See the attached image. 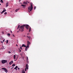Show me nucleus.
<instances>
[{"instance_id":"79ce46f5","label":"nucleus","mask_w":73,"mask_h":73,"mask_svg":"<svg viewBox=\"0 0 73 73\" xmlns=\"http://www.w3.org/2000/svg\"><path fill=\"white\" fill-rule=\"evenodd\" d=\"M19 32V31H18L17 32V33H18Z\"/></svg>"},{"instance_id":"7ed1b4c3","label":"nucleus","mask_w":73,"mask_h":73,"mask_svg":"<svg viewBox=\"0 0 73 73\" xmlns=\"http://www.w3.org/2000/svg\"><path fill=\"white\" fill-rule=\"evenodd\" d=\"M1 62H2V63L5 64V63L7 62V60H3L1 61Z\"/></svg>"},{"instance_id":"aec40b11","label":"nucleus","mask_w":73,"mask_h":73,"mask_svg":"<svg viewBox=\"0 0 73 73\" xmlns=\"http://www.w3.org/2000/svg\"><path fill=\"white\" fill-rule=\"evenodd\" d=\"M8 40H6V42H7V44L8 43Z\"/></svg>"},{"instance_id":"f8f14e48","label":"nucleus","mask_w":73,"mask_h":73,"mask_svg":"<svg viewBox=\"0 0 73 73\" xmlns=\"http://www.w3.org/2000/svg\"><path fill=\"white\" fill-rule=\"evenodd\" d=\"M23 3L25 5H27V2H23Z\"/></svg>"},{"instance_id":"4be33fe9","label":"nucleus","mask_w":73,"mask_h":73,"mask_svg":"<svg viewBox=\"0 0 73 73\" xmlns=\"http://www.w3.org/2000/svg\"><path fill=\"white\" fill-rule=\"evenodd\" d=\"M26 58L27 59V61H28V58L27 56V57H26Z\"/></svg>"},{"instance_id":"0eeeda50","label":"nucleus","mask_w":73,"mask_h":73,"mask_svg":"<svg viewBox=\"0 0 73 73\" xmlns=\"http://www.w3.org/2000/svg\"><path fill=\"white\" fill-rule=\"evenodd\" d=\"M8 4H9V3L8 2H7V3L6 4V7H8L9 6L8 5Z\"/></svg>"},{"instance_id":"49530a36","label":"nucleus","mask_w":73,"mask_h":73,"mask_svg":"<svg viewBox=\"0 0 73 73\" xmlns=\"http://www.w3.org/2000/svg\"><path fill=\"white\" fill-rule=\"evenodd\" d=\"M28 35V34H27V35Z\"/></svg>"},{"instance_id":"cd10ccee","label":"nucleus","mask_w":73,"mask_h":73,"mask_svg":"<svg viewBox=\"0 0 73 73\" xmlns=\"http://www.w3.org/2000/svg\"><path fill=\"white\" fill-rule=\"evenodd\" d=\"M8 53L10 54L11 53V52H10V51H9L8 52Z\"/></svg>"},{"instance_id":"423d86ee","label":"nucleus","mask_w":73,"mask_h":73,"mask_svg":"<svg viewBox=\"0 0 73 73\" xmlns=\"http://www.w3.org/2000/svg\"><path fill=\"white\" fill-rule=\"evenodd\" d=\"M26 69L28 70L29 69V66H28V64H26Z\"/></svg>"},{"instance_id":"39448f33","label":"nucleus","mask_w":73,"mask_h":73,"mask_svg":"<svg viewBox=\"0 0 73 73\" xmlns=\"http://www.w3.org/2000/svg\"><path fill=\"white\" fill-rule=\"evenodd\" d=\"M2 69L4 70L5 71V72H6V73H7V72H8L6 68H2Z\"/></svg>"},{"instance_id":"b1692460","label":"nucleus","mask_w":73,"mask_h":73,"mask_svg":"<svg viewBox=\"0 0 73 73\" xmlns=\"http://www.w3.org/2000/svg\"><path fill=\"white\" fill-rule=\"evenodd\" d=\"M15 66V64H13L12 65V66Z\"/></svg>"},{"instance_id":"bb28decb","label":"nucleus","mask_w":73,"mask_h":73,"mask_svg":"<svg viewBox=\"0 0 73 73\" xmlns=\"http://www.w3.org/2000/svg\"><path fill=\"white\" fill-rule=\"evenodd\" d=\"M4 15H7V12H5V13H4Z\"/></svg>"},{"instance_id":"dca6fc26","label":"nucleus","mask_w":73,"mask_h":73,"mask_svg":"<svg viewBox=\"0 0 73 73\" xmlns=\"http://www.w3.org/2000/svg\"><path fill=\"white\" fill-rule=\"evenodd\" d=\"M21 5L23 6V7H25L26 6V5Z\"/></svg>"},{"instance_id":"e433bc0d","label":"nucleus","mask_w":73,"mask_h":73,"mask_svg":"<svg viewBox=\"0 0 73 73\" xmlns=\"http://www.w3.org/2000/svg\"><path fill=\"white\" fill-rule=\"evenodd\" d=\"M13 36L14 37H15V35H13Z\"/></svg>"},{"instance_id":"a18cd8bd","label":"nucleus","mask_w":73,"mask_h":73,"mask_svg":"<svg viewBox=\"0 0 73 73\" xmlns=\"http://www.w3.org/2000/svg\"><path fill=\"white\" fill-rule=\"evenodd\" d=\"M28 3H29V2H28Z\"/></svg>"},{"instance_id":"2f4dec72","label":"nucleus","mask_w":73,"mask_h":73,"mask_svg":"<svg viewBox=\"0 0 73 73\" xmlns=\"http://www.w3.org/2000/svg\"><path fill=\"white\" fill-rule=\"evenodd\" d=\"M2 48H0V50H2Z\"/></svg>"},{"instance_id":"1a4fd4ad","label":"nucleus","mask_w":73,"mask_h":73,"mask_svg":"<svg viewBox=\"0 0 73 73\" xmlns=\"http://www.w3.org/2000/svg\"><path fill=\"white\" fill-rule=\"evenodd\" d=\"M6 10L5 9V10H4L2 12H1V14H2V13H3L5 11H6Z\"/></svg>"},{"instance_id":"2eb2a0df","label":"nucleus","mask_w":73,"mask_h":73,"mask_svg":"<svg viewBox=\"0 0 73 73\" xmlns=\"http://www.w3.org/2000/svg\"><path fill=\"white\" fill-rule=\"evenodd\" d=\"M17 68H18V67H17V66H16L15 67V68H14V69H15V70H17V69H17Z\"/></svg>"},{"instance_id":"393cba45","label":"nucleus","mask_w":73,"mask_h":73,"mask_svg":"<svg viewBox=\"0 0 73 73\" xmlns=\"http://www.w3.org/2000/svg\"><path fill=\"white\" fill-rule=\"evenodd\" d=\"M36 7H34V9L35 10L36 9Z\"/></svg>"},{"instance_id":"f03ea898","label":"nucleus","mask_w":73,"mask_h":73,"mask_svg":"<svg viewBox=\"0 0 73 73\" xmlns=\"http://www.w3.org/2000/svg\"><path fill=\"white\" fill-rule=\"evenodd\" d=\"M31 7L30 6L29 8H28V12H30V11H31L33 9V5L32 3H31Z\"/></svg>"},{"instance_id":"c03bdc74","label":"nucleus","mask_w":73,"mask_h":73,"mask_svg":"<svg viewBox=\"0 0 73 73\" xmlns=\"http://www.w3.org/2000/svg\"><path fill=\"white\" fill-rule=\"evenodd\" d=\"M19 1L20 2V0H19Z\"/></svg>"},{"instance_id":"a878e982","label":"nucleus","mask_w":73,"mask_h":73,"mask_svg":"<svg viewBox=\"0 0 73 73\" xmlns=\"http://www.w3.org/2000/svg\"><path fill=\"white\" fill-rule=\"evenodd\" d=\"M27 37L28 38H31V37L30 36H27Z\"/></svg>"},{"instance_id":"c9c22d12","label":"nucleus","mask_w":73,"mask_h":73,"mask_svg":"<svg viewBox=\"0 0 73 73\" xmlns=\"http://www.w3.org/2000/svg\"><path fill=\"white\" fill-rule=\"evenodd\" d=\"M11 33H12V31H11Z\"/></svg>"},{"instance_id":"ddd939ff","label":"nucleus","mask_w":73,"mask_h":73,"mask_svg":"<svg viewBox=\"0 0 73 73\" xmlns=\"http://www.w3.org/2000/svg\"><path fill=\"white\" fill-rule=\"evenodd\" d=\"M22 73H25V71H24V69H23L22 71Z\"/></svg>"},{"instance_id":"473e14b6","label":"nucleus","mask_w":73,"mask_h":73,"mask_svg":"<svg viewBox=\"0 0 73 73\" xmlns=\"http://www.w3.org/2000/svg\"><path fill=\"white\" fill-rule=\"evenodd\" d=\"M27 71V69L26 68H25V71Z\"/></svg>"},{"instance_id":"c85d7f7f","label":"nucleus","mask_w":73,"mask_h":73,"mask_svg":"<svg viewBox=\"0 0 73 73\" xmlns=\"http://www.w3.org/2000/svg\"><path fill=\"white\" fill-rule=\"evenodd\" d=\"M20 48L21 50L22 49V47L20 46Z\"/></svg>"},{"instance_id":"20e7f679","label":"nucleus","mask_w":73,"mask_h":73,"mask_svg":"<svg viewBox=\"0 0 73 73\" xmlns=\"http://www.w3.org/2000/svg\"><path fill=\"white\" fill-rule=\"evenodd\" d=\"M29 45H27V46H26V48H25V51H27L28 49V48H29Z\"/></svg>"},{"instance_id":"412c9836","label":"nucleus","mask_w":73,"mask_h":73,"mask_svg":"<svg viewBox=\"0 0 73 73\" xmlns=\"http://www.w3.org/2000/svg\"><path fill=\"white\" fill-rule=\"evenodd\" d=\"M15 57H16V56H15V55H14V59H15Z\"/></svg>"},{"instance_id":"a19ab883","label":"nucleus","mask_w":73,"mask_h":73,"mask_svg":"<svg viewBox=\"0 0 73 73\" xmlns=\"http://www.w3.org/2000/svg\"><path fill=\"white\" fill-rule=\"evenodd\" d=\"M17 43H18V40H17Z\"/></svg>"},{"instance_id":"6e6552de","label":"nucleus","mask_w":73,"mask_h":73,"mask_svg":"<svg viewBox=\"0 0 73 73\" xmlns=\"http://www.w3.org/2000/svg\"><path fill=\"white\" fill-rule=\"evenodd\" d=\"M13 61H11V62H9V65H11V64H13Z\"/></svg>"},{"instance_id":"f3484780","label":"nucleus","mask_w":73,"mask_h":73,"mask_svg":"<svg viewBox=\"0 0 73 73\" xmlns=\"http://www.w3.org/2000/svg\"><path fill=\"white\" fill-rule=\"evenodd\" d=\"M7 36H10V34H9V33H8V34H7Z\"/></svg>"},{"instance_id":"9d476101","label":"nucleus","mask_w":73,"mask_h":73,"mask_svg":"<svg viewBox=\"0 0 73 73\" xmlns=\"http://www.w3.org/2000/svg\"><path fill=\"white\" fill-rule=\"evenodd\" d=\"M31 44V42L28 40L27 41V45H30Z\"/></svg>"},{"instance_id":"f704fd0d","label":"nucleus","mask_w":73,"mask_h":73,"mask_svg":"<svg viewBox=\"0 0 73 73\" xmlns=\"http://www.w3.org/2000/svg\"><path fill=\"white\" fill-rule=\"evenodd\" d=\"M1 43H3V41H1Z\"/></svg>"},{"instance_id":"37998d69","label":"nucleus","mask_w":73,"mask_h":73,"mask_svg":"<svg viewBox=\"0 0 73 73\" xmlns=\"http://www.w3.org/2000/svg\"><path fill=\"white\" fill-rule=\"evenodd\" d=\"M24 36H25V35H24Z\"/></svg>"},{"instance_id":"58836bf2","label":"nucleus","mask_w":73,"mask_h":73,"mask_svg":"<svg viewBox=\"0 0 73 73\" xmlns=\"http://www.w3.org/2000/svg\"><path fill=\"white\" fill-rule=\"evenodd\" d=\"M16 46H18V45H17V44H16Z\"/></svg>"},{"instance_id":"4c0bfd02","label":"nucleus","mask_w":73,"mask_h":73,"mask_svg":"<svg viewBox=\"0 0 73 73\" xmlns=\"http://www.w3.org/2000/svg\"><path fill=\"white\" fill-rule=\"evenodd\" d=\"M18 70H19V69H20L19 68H18Z\"/></svg>"},{"instance_id":"6ab92c4d","label":"nucleus","mask_w":73,"mask_h":73,"mask_svg":"<svg viewBox=\"0 0 73 73\" xmlns=\"http://www.w3.org/2000/svg\"><path fill=\"white\" fill-rule=\"evenodd\" d=\"M1 2L2 3H3V0H1Z\"/></svg>"},{"instance_id":"ea45409f","label":"nucleus","mask_w":73,"mask_h":73,"mask_svg":"<svg viewBox=\"0 0 73 73\" xmlns=\"http://www.w3.org/2000/svg\"><path fill=\"white\" fill-rule=\"evenodd\" d=\"M13 67H12L11 68V69H13Z\"/></svg>"},{"instance_id":"7c9ffc66","label":"nucleus","mask_w":73,"mask_h":73,"mask_svg":"<svg viewBox=\"0 0 73 73\" xmlns=\"http://www.w3.org/2000/svg\"><path fill=\"white\" fill-rule=\"evenodd\" d=\"M5 40V39H4V40H3V42H4Z\"/></svg>"},{"instance_id":"9b49d317","label":"nucleus","mask_w":73,"mask_h":73,"mask_svg":"<svg viewBox=\"0 0 73 73\" xmlns=\"http://www.w3.org/2000/svg\"><path fill=\"white\" fill-rule=\"evenodd\" d=\"M22 47H26V46L25 45V44H23L22 45Z\"/></svg>"},{"instance_id":"5701e85b","label":"nucleus","mask_w":73,"mask_h":73,"mask_svg":"<svg viewBox=\"0 0 73 73\" xmlns=\"http://www.w3.org/2000/svg\"><path fill=\"white\" fill-rule=\"evenodd\" d=\"M20 25H19L18 26V27H17V29H19V27H20Z\"/></svg>"},{"instance_id":"c756f323","label":"nucleus","mask_w":73,"mask_h":73,"mask_svg":"<svg viewBox=\"0 0 73 73\" xmlns=\"http://www.w3.org/2000/svg\"><path fill=\"white\" fill-rule=\"evenodd\" d=\"M19 50L20 52H21V50H20V49H19Z\"/></svg>"},{"instance_id":"f257e3e1","label":"nucleus","mask_w":73,"mask_h":73,"mask_svg":"<svg viewBox=\"0 0 73 73\" xmlns=\"http://www.w3.org/2000/svg\"><path fill=\"white\" fill-rule=\"evenodd\" d=\"M25 27H26V28L27 29H29V25H24L21 26L19 27V31L21 32H23L24 31Z\"/></svg>"},{"instance_id":"4468645a","label":"nucleus","mask_w":73,"mask_h":73,"mask_svg":"<svg viewBox=\"0 0 73 73\" xmlns=\"http://www.w3.org/2000/svg\"><path fill=\"white\" fill-rule=\"evenodd\" d=\"M29 32H30L31 31V27H29Z\"/></svg>"},{"instance_id":"72a5a7b5","label":"nucleus","mask_w":73,"mask_h":73,"mask_svg":"<svg viewBox=\"0 0 73 73\" xmlns=\"http://www.w3.org/2000/svg\"><path fill=\"white\" fill-rule=\"evenodd\" d=\"M18 57H17V59H16V60H15V61H16L17 60V58H18Z\"/></svg>"},{"instance_id":"a211bd4d","label":"nucleus","mask_w":73,"mask_h":73,"mask_svg":"<svg viewBox=\"0 0 73 73\" xmlns=\"http://www.w3.org/2000/svg\"><path fill=\"white\" fill-rule=\"evenodd\" d=\"M19 10V9H17L16 10H15V11L16 12H17Z\"/></svg>"}]
</instances>
